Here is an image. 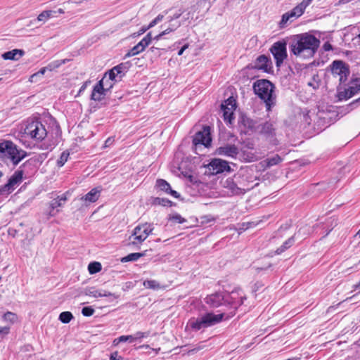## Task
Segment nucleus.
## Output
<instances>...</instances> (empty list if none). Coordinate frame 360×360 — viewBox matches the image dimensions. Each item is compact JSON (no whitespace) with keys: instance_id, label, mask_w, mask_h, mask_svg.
<instances>
[{"instance_id":"49530a36","label":"nucleus","mask_w":360,"mask_h":360,"mask_svg":"<svg viewBox=\"0 0 360 360\" xmlns=\"http://www.w3.org/2000/svg\"><path fill=\"white\" fill-rule=\"evenodd\" d=\"M149 335V332L145 333V332H136L134 335H133V337L134 338V341L141 340L143 338H146Z\"/></svg>"},{"instance_id":"412c9836","label":"nucleus","mask_w":360,"mask_h":360,"mask_svg":"<svg viewBox=\"0 0 360 360\" xmlns=\"http://www.w3.org/2000/svg\"><path fill=\"white\" fill-rule=\"evenodd\" d=\"M260 134L266 139H273L276 136V129L274 124L270 122H265L259 126Z\"/></svg>"},{"instance_id":"052dcab7","label":"nucleus","mask_w":360,"mask_h":360,"mask_svg":"<svg viewBox=\"0 0 360 360\" xmlns=\"http://www.w3.org/2000/svg\"><path fill=\"white\" fill-rule=\"evenodd\" d=\"M156 24H158L157 21L155 20V19L153 20L150 24L146 27V29H150L153 27H154Z\"/></svg>"},{"instance_id":"e433bc0d","label":"nucleus","mask_w":360,"mask_h":360,"mask_svg":"<svg viewBox=\"0 0 360 360\" xmlns=\"http://www.w3.org/2000/svg\"><path fill=\"white\" fill-rule=\"evenodd\" d=\"M143 285L148 289L157 290L160 288V283L155 280H146L143 282Z\"/></svg>"},{"instance_id":"6ab92c4d","label":"nucleus","mask_w":360,"mask_h":360,"mask_svg":"<svg viewBox=\"0 0 360 360\" xmlns=\"http://www.w3.org/2000/svg\"><path fill=\"white\" fill-rule=\"evenodd\" d=\"M224 188L228 189L232 195H240L245 193V190L238 187L236 183L231 177L221 181Z\"/></svg>"},{"instance_id":"f03ea898","label":"nucleus","mask_w":360,"mask_h":360,"mask_svg":"<svg viewBox=\"0 0 360 360\" xmlns=\"http://www.w3.org/2000/svg\"><path fill=\"white\" fill-rule=\"evenodd\" d=\"M252 87L255 94L264 102L266 110L270 111L276 101L274 84L268 79H262L255 82Z\"/></svg>"},{"instance_id":"c9c22d12","label":"nucleus","mask_w":360,"mask_h":360,"mask_svg":"<svg viewBox=\"0 0 360 360\" xmlns=\"http://www.w3.org/2000/svg\"><path fill=\"white\" fill-rule=\"evenodd\" d=\"M282 161V158L278 155H275L271 158H269L266 160L267 167H270L278 165Z\"/></svg>"},{"instance_id":"680f3d73","label":"nucleus","mask_w":360,"mask_h":360,"mask_svg":"<svg viewBox=\"0 0 360 360\" xmlns=\"http://www.w3.org/2000/svg\"><path fill=\"white\" fill-rule=\"evenodd\" d=\"M8 331H9V328H7V327H1L0 328V334L1 333H8Z\"/></svg>"},{"instance_id":"7c9ffc66","label":"nucleus","mask_w":360,"mask_h":360,"mask_svg":"<svg viewBox=\"0 0 360 360\" xmlns=\"http://www.w3.org/2000/svg\"><path fill=\"white\" fill-rule=\"evenodd\" d=\"M294 18L292 15H290V11L284 13L282 15L281 20H280L278 25L280 28H284L286 27L288 22L290 21L292 22Z\"/></svg>"},{"instance_id":"f704fd0d","label":"nucleus","mask_w":360,"mask_h":360,"mask_svg":"<svg viewBox=\"0 0 360 360\" xmlns=\"http://www.w3.org/2000/svg\"><path fill=\"white\" fill-rule=\"evenodd\" d=\"M89 272L91 274H94L101 270V264L98 262H91L88 266Z\"/></svg>"},{"instance_id":"9d476101","label":"nucleus","mask_w":360,"mask_h":360,"mask_svg":"<svg viewBox=\"0 0 360 360\" xmlns=\"http://www.w3.org/2000/svg\"><path fill=\"white\" fill-rule=\"evenodd\" d=\"M331 72L335 77H339L340 84H343L347 79L349 70L342 60H334L331 65Z\"/></svg>"},{"instance_id":"bb28decb","label":"nucleus","mask_w":360,"mask_h":360,"mask_svg":"<svg viewBox=\"0 0 360 360\" xmlns=\"http://www.w3.org/2000/svg\"><path fill=\"white\" fill-rule=\"evenodd\" d=\"M56 13V11H44L38 15L37 18L34 20V21L45 22L49 18H53Z\"/></svg>"},{"instance_id":"ddd939ff","label":"nucleus","mask_w":360,"mask_h":360,"mask_svg":"<svg viewBox=\"0 0 360 360\" xmlns=\"http://www.w3.org/2000/svg\"><path fill=\"white\" fill-rule=\"evenodd\" d=\"M360 91V79L356 78L353 79L347 89H346L344 91H341L339 93V98L340 100L342 99H348L356 94Z\"/></svg>"},{"instance_id":"338daca9","label":"nucleus","mask_w":360,"mask_h":360,"mask_svg":"<svg viewBox=\"0 0 360 360\" xmlns=\"http://www.w3.org/2000/svg\"><path fill=\"white\" fill-rule=\"evenodd\" d=\"M120 342H123L122 340H119V338H115L113 342H112V344L114 346H117L118 345Z\"/></svg>"},{"instance_id":"58836bf2","label":"nucleus","mask_w":360,"mask_h":360,"mask_svg":"<svg viewBox=\"0 0 360 360\" xmlns=\"http://www.w3.org/2000/svg\"><path fill=\"white\" fill-rule=\"evenodd\" d=\"M143 51L142 50V49L140 47V46L139 45V44H137L136 45H135L133 48H131L125 55V58H129V57H131V56H134L141 52H143Z\"/></svg>"},{"instance_id":"c85d7f7f","label":"nucleus","mask_w":360,"mask_h":360,"mask_svg":"<svg viewBox=\"0 0 360 360\" xmlns=\"http://www.w3.org/2000/svg\"><path fill=\"white\" fill-rule=\"evenodd\" d=\"M306 9V7L302 4H299L297 6H296L292 10L290 11V15H292L294 19L301 16Z\"/></svg>"},{"instance_id":"ea45409f","label":"nucleus","mask_w":360,"mask_h":360,"mask_svg":"<svg viewBox=\"0 0 360 360\" xmlns=\"http://www.w3.org/2000/svg\"><path fill=\"white\" fill-rule=\"evenodd\" d=\"M69 155L70 153L68 151H63L61 153L59 159L57 160L58 167H63L65 165V163L68 161Z\"/></svg>"},{"instance_id":"6e6d98bb","label":"nucleus","mask_w":360,"mask_h":360,"mask_svg":"<svg viewBox=\"0 0 360 360\" xmlns=\"http://www.w3.org/2000/svg\"><path fill=\"white\" fill-rule=\"evenodd\" d=\"M166 35L165 34H163V31L160 33L159 34L156 35L155 37H153V41H155V44L158 43V41L163 37Z\"/></svg>"},{"instance_id":"864d4df0","label":"nucleus","mask_w":360,"mask_h":360,"mask_svg":"<svg viewBox=\"0 0 360 360\" xmlns=\"http://www.w3.org/2000/svg\"><path fill=\"white\" fill-rule=\"evenodd\" d=\"M90 83V82H85L80 87L79 91H78V94H77V96L81 94L83 91H85V89H86L87 87V85L88 84Z\"/></svg>"},{"instance_id":"8fccbe9b","label":"nucleus","mask_w":360,"mask_h":360,"mask_svg":"<svg viewBox=\"0 0 360 360\" xmlns=\"http://www.w3.org/2000/svg\"><path fill=\"white\" fill-rule=\"evenodd\" d=\"M110 360H124V359L119 356L117 352H115L110 354Z\"/></svg>"},{"instance_id":"3c124183","label":"nucleus","mask_w":360,"mask_h":360,"mask_svg":"<svg viewBox=\"0 0 360 360\" xmlns=\"http://www.w3.org/2000/svg\"><path fill=\"white\" fill-rule=\"evenodd\" d=\"M225 106L231 107V105L232 104L233 105V110L236 108V102L235 100L232 98H228L226 101H225V103H224Z\"/></svg>"},{"instance_id":"4468645a","label":"nucleus","mask_w":360,"mask_h":360,"mask_svg":"<svg viewBox=\"0 0 360 360\" xmlns=\"http://www.w3.org/2000/svg\"><path fill=\"white\" fill-rule=\"evenodd\" d=\"M226 301H229L228 298H225V295L222 292H216L207 296L205 302L213 308L226 304Z\"/></svg>"},{"instance_id":"603ef678","label":"nucleus","mask_w":360,"mask_h":360,"mask_svg":"<svg viewBox=\"0 0 360 360\" xmlns=\"http://www.w3.org/2000/svg\"><path fill=\"white\" fill-rule=\"evenodd\" d=\"M323 49L325 51H329L330 50H333V46H332V45L328 41H327V42L323 44Z\"/></svg>"},{"instance_id":"4d7b16f0","label":"nucleus","mask_w":360,"mask_h":360,"mask_svg":"<svg viewBox=\"0 0 360 360\" xmlns=\"http://www.w3.org/2000/svg\"><path fill=\"white\" fill-rule=\"evenodd\" d=\"M150 50L151 51V52H153L155 53L156 51H160V50H165V48L163 47H161L160 45H158L157 46H152Z\"/></svg>"},{"instance_id":"5fc2aeb1","label":"nucleus","mask_w":360,"mask_h":360,"mask_svg":"<svg viewBox=\"0 0 360 360\" xmlns=\"http://www.w3.org/2000/svg\"><path fill=\"white\" fill-rule=\"evenodd\" d=\"M202 349V347L197 346V347H195L188 350V353L190 354H193L198 352V351H200Z\"/></svg>"},{"instance_id":"9b49d317","label":"nucleus","mask_w":360,"mask_h":360,"mask_svg":"<svg viewBox=\"0 0 360 360\" xmlns=\"http://www.w3.org/2000/svg\"><path fill=\"white\" fill-rule=\"evenodd\" d=\"M23 176V171L18 169L9 178L8 182L0 187V195H5L11 193L16 185L20 184Z\"/></svg>"},{"instance_id":"7ed1b4c3","label":"nucleus","mask_w":360,"mask_h":360,"mask_svg":"<svg viewBox=\"0 0 360 360\" xmlns=\"http://www.w3.org/2000/svg\"><path fill=\"white\" fill-rule=\"evenodd\" d=\"M224 316V313L219 314H214L212 312L205 313L196 318L193 317L190 319L187 323V327H189L195 332L204 330L220 323L223 320Z\"/></svg>"},{"instance_id":"1a4fd4ad","label":"nucleus","mask_w":360,"mask_h":360,"mask_svg":"<svg viewBox=\"0 0 360 360\" xmlns=\"http://www.w3.org/2000/svg\"><path fill=\"white\" fill-rule=\"evenodd\" d=\"M105 76L94 86L91 95V99L95 101H101L107 93L112 88L114 82H110L109 86L105 87Z\"/></svg>"},{"instance_id":"13d9d810","label":"nucleus","mask_w":360,"mask_h":360,"mask_svg":"<svg viewBox=\"0 0 360 360\" xmlns=\"http://www.w3.org/2000/svg\"><path fill=\"white\" fill-rule=\"evenodd\" d=\"M113 141H114V139L112 137L108 138L107 140L105 141V147L109 146L110 145H111Z\"/></svg>"},{"instance_id":"0e129e2a","label":"nucleus","mask_w":360,"mask_h":360,"mask_svg":"<svg viewBox=\"0 0 360 360\" xmlns=\"http://www.w3.org/2000/svg\"><path fill=\"white\" fill-rule=\"evenodd\" d=\"M313 0H303L301 3L307 8Z\"/></svg>"},{"instance_id":"e2e57ef3","label":"nucleus","mask_w":360,"mask_h":360,"mask_svg":"<svg viewBox=\"0 0 360 360\" xmlns=\"http://www.w3.org/2000/svg\"><path fill=\"white\" fill-rule=\"evenodd\" d=\"M164 16L165 15L163 14H159L155 19L157 21V22L158 23L159 22H160L163 20Z\"/></svg>"},{"instance_id":"f3484780","label":"nucleus","mask_w":360,"mask_h":360,"mask_svg":"<svg viewBox=\"0 0 360 360\" xmlns=\"http://www.w3.org/2000/svg\"><path fill=\"white\" fill-rule=\"evenodd\" d=\"M215 153L221 156L236 158L238 154V148L233 144H226L217 148Z\"/></svg>"},{"instance_id":"c03bdc74","label":"nucleus","mask_w":360,"mask_h":360,"mask_svg":"<svg viewBox=\"0 0 360 360\" xmlns=\"http://www.w3.org/2000/svg\"><path fill=\"white\" fill-rule=\"evenodd\" d=\"M180 22H176L175 23L171 24L167 28L163 31V34H167L172 32L175 31L178 27L181 26Z\"/></svg>"},{"instance_id":"de8ad7c7","label":"nucleus","mask_w":360,"mask_h":360,"mask_svg":"<svg viewBox=\"0 0 360 360\" xmlns=\"http://www.w3.org/2000/svg\"><path fill=\"white\" fill-rule=\"evenodd\" d=\"M119 340H122L123 342H129L130 343H132L134 342V338L133 337V335H121L119 337Z\"/></svg>"},{"instance_id":"a211bd4d","label":"nucleus","mask_w":360,"mask_h":360,"mask_svg":"<svg viewBox=\"0 0 360 360\" xmlns=\"http://www.w3.org/2000/svg\"><path fill=\"white\" fill-rule=\"evenodd\" d=\"M84 295L95 298L102 297H112L113 299H117L120 296L115 293H111L103 290H97L95 287H89L84 290Z\"/></svg>"},{"instance_id":"a19ab883","label":"nucleus","mask_w":360,"mask_h":360,"mask_svg":"<svg viewBox=\"0 0 360 360\" xmlns=\"http://www.w3.org/2000/svg\"><path fill=\"white\" fill-rule=\"evenodd\" d=\"M3 319L6 321H8L10 323H14L17 319V316L15 314L8 311L5 313L3 316Z\"/></svg>"},{"instance_id":"5701e85b","label":"nucleus","mask_w":360,"mask_h":360,"mask_svg":"<svg viewBox=\"0 0 360 360\" xmlns=\"http://www.w3.org/2000/svg\"><path fill=\"white\" fill-rule=\"evenodd\" d=\"M127 70V64L120 63L118 65L115 66L111 70H110L108 72V76H109V79L111 80L112 82L115 79V77L119 75H124V73Z\"/></svg>"},{"instance_id":"f257e3e1","label":"nucleus","mask_w":360,"mask_h":360,"mask_svg":"<svg viewBox=\"0 0 360 360\" xmlns=\"http://www.w3.org/2000/svg\"><path fill=\"white\" fill-rule=\"evenodd\" d=\"M320 45V41L316 37L308 33L294 35L289 44L290 52L303 58L314 56Z\"/></svg>"},{"instance_id":"473e14b6","label":"nucleus","mask_w":360,"mask_h":360,"mask_svg":"<svg viewBox=\"0 0 360 360\" xmlns=\"http://www.w3.org/2000/svg\"><path fill=\"white\" fill-rule=\"evenodd\" d=\"M145 253L143 252H134L131 253L122 258V262H131V261H136L141 257L144 256Z\"/></svg>"},{"instance_id":"79ce46f5","label":"nucleus","mask_w":360,"mask_h":360,"mask_svg":"<svg viewBox=\"0 0 360 360\" xmlns=\"http://www.w3.org/2000/svg\"><path fill=\"white\" fill-rule=\"evenodd\" d=\"M155 202L156 204H158V205H162L165 207H168V206L172 205V201L167 198H157L155 200Z\"/></svg>"},{"instance_id":"bf43d9fd","label":"nucleus","mask_w":360,"mask_h":360,"mask_svg":"<svg viewBox=\"0 0 360 360\" xmlns=\"http://www.w3.org/2000/svg\"><path fill=\"white\" fill-rule=\"evenodd\" d=\"M188 47V44H185L184 46H183L180 50L178 51V55L179 56H181L184 53V51Z\"/></svg>"},{"instance_id":"a878e982","label":"nucleus","mask_w":360,"mask_h":360,"mask_svg":"<svg viewBox=\"0 0 360 360\" xmlns=\"http://www.w3.org/2000/svg\"><path fill=\"white\" fill-rule=\"evenodd\" d=\"M67 200L65 194L58 196L50 202V209L55 210L57 207L63 206V203Z\"/></svg>"},{"instance_id":"aec40b11","label":"nucleus","mask_w":360,"mask_h":360,"mask_svg":"<svg viewBox=\"0 0 360 360\" xmlns=\"http://www.w3.org/2000/svg\"><path fill=\"white\" fill-rule=\"evenodd\" d=\"M101 190L98 188H94L86 195L81 197L80 200L84 202V205L86 206H88L91 203L95 202L98 200L101 195Z\"/></svg>"},{"instance_id":"09e8293b","label":"nucleus","mask_w":360,"mask_h":360,"mask_svg":"<svg viewBox=\"0 0 360 360\" xmlns=\"http://www.w3.org/2000/svg\"><path fill=\"white\" fill-rule=\"evenodd\" d=\"M183 13H184V11L179 10L178 13H176L172 16H169L168 17V21L169 22H172L174 20H176V19L179 18L180 16L183 14Z\"/></svg>"},{"instance_id":"cd10ccee","label":"nucleus","mask_w":360,"mask_h":360,"mask_svg":"<svg viewBox=\"0 0 360 360\" xmlns=\"http://www.w3.org/2000/svg\"><path fill=\"white\" fill-rule=\"evenodd\" d=\"M221 108L223 111L224 120H229V121H231L233 116V105L231 104V107H228L225 106V105L222 103L221 105Z\"/></svg>"},{"instance_id":"2eb2a0df","label":"nucleus","mask_w":360,"mask_h":360,"mask_svg":"<svg viewBox=\"0 0 360 360\" xmlns=\"http://www.w3.org/2000/svg\"><path fill=\"white\" fill-rule=\"evenodd\" d=\"M210 169L213 173L219 174L224 172H230L231 167L229 162L221 159H213L210 163Z\"/></svg>"},{"instance_id":"774afa93","label":"nucleus","mask_w":360,"mask_h":360,"mask_svg":"<svg viewBox=\"0 0 360 360\" xmlns=\"http://www.w3.org/2000/svg\"><path fill=\"white\" fill-rule=\"evenodd\" d=\"M148 30V29H146V27H142V28L139 30V32L138 34H139V35L142 34H143V33H144L146 30Z\"/></svg>"},{"instance_id":"0eeeda50","label":"nucleus","mask_w":360,"mask_h":360,"mask_svg":"<svg viewBox=\"0 0 360 360\" xmlns=\"http://www.w3.org/2000/svg\"><path fill=\"white\" fill-rule=\"evenodd\" d=\"M287 43L285 40L274 42L269 49L274 56L277 68H280L288 57Z\"/></svg>"},{"instance_id":"4c0bfd02","label":"nucleus","mask_w":360,"mask_h":360,"mask_svg":"<svg viewBox=\"0 0 360 360\" xmlns=\"http://www.w3.org/2000/svg\"><path fill=\"white\" fill-rule=\"evenodd\" d=\"M168 220L172 221L174 223L183 224L186 221V219L183 218L179 214L174 213L172 214H169L168 217Z\"/></svg>"},{"instance_id":"a18cd8bd","label":"nucleus","mask_w":360,"mask_h":360,"mask_svg":"<svg viewBox=\"0 0 360 360\" xmlns=\"http://www.w3.org/2000/svg\"><path fill=\"white\" fill-rule=\"evenodd\" d=\"M94 313V309L91 307H84L82 309V314L84 316H91Z\"/></svg>"},{"instance_id":"20e7f679","label":"nucleus","mask_w":360,"mask_h":360,"mask_svg":"<svg viewBox=\"0 0 360 360\" xmlns=\"http://www.w3.org/2000/svg\"><path fill=\"white\" fill-rule=\"evenodd\" d=\"M0 153H6L14 165H18L27 155V153L20 148L11 141L0 142Z\"/></svg>"},{"instance_id":"c756f323","label":"nucleus","mask_w":360,"mask_h":360,"mask_svg":"<svg viewBox=\"0 0 360 360\" xmlns=\"http://www.w3.org/2000/svg\"><path fill=\"white\" fill-rule=\"evenodd\" d=\"M153 41L151 32H148L138 44L143 51Z\"/></svg>"},{"instance_id":"2f4dec72","label":"nucleus","mask_w":360,"mask_h":360,"mask_svg":"<svg viewBox=\"0 0 360 360\" xmlns=\"http://www.w3.org/2000/svg\"><path fill=\"white\" fill-rule=\"evenodd\" d=\"M68 61H69V59H63V60H54V61L50 63L46 66V68H48L49 71H52V70H54L58 68L62 65L65 64Z\"/></svg>"},{"instance_id":"39448f33","label":"nucleus","mask_w":360,"mask_h":360,"mask_svg":"<svg viewBox=\"0 0 360 360\" xmlns=\"http://www.w3.org/2000/svg\"><path fill=\"white\" fill-rule=\"evenodd\" d=\"M153 229V224L144 223L137 225L129 237L130 244L135 246L140 245L152 233Z\"/></svg>"},{"instance_id":"72a5a7b5","label":"nucleus","mask_w":360,"mask_h":360,"mask_svg":"<svg viewBox=\"0 0 360 360\" xmlns=\"http://www.w3.org/2000/svg\"><path fill=\"white\" fill-rule=\"evenodd\" d=\"M73 319V315L70 311L61 312L58 319L63 323H68Z\"/></svg>"},{"instance_id":"6e6552de","label":"nucleus","mask_w":360,"mask_h":360,"mask_svg":"<svg viewBox=\"0 0 360 360\" xmlns=\"http://www.w3.org/2000/svg\"><path fill=\"white\" fill-rule=\"evenodd\" d=\"M211 142L210 127L208 126L203 127L202 129L198 131L193 138L195 150H197L198 146H204L207 148L211 145Z\"/></svg>"},{"instance_id":"393cba45","label":"nucleus","mask_w":360,"mask_h":360,"mask_svg":"<svg viewBox=\"0 0 360 360\" xmlns=\"http://www.w3.org/2000/svg\"><path fill=\"white\" fill-rule=\"evenodd\" d=\"M295 243V236H291L288 240H286L281 246L278 248L275 251L276 255H281L288 248H290Z\"/></svg>"},{"instance_id":"4be33fe9","label":"nucleus","mask_w":360,"mask_h":360,"mask_svg":"<svg viewBox=\"0 0 360 360\" xmlns=\"http://www.w3.org/2000/svg\"><path fill=\"white\" fill-rule=\"evenodd\" d=\"M155 186L160 191H162L167 194H170L171 195L176 198H178L179 197V194L176 191L172 190L170 186V184L164 179H158L156 181Z\"/></svg>"},{"instance_id":"37998d69","label":"nucleus","mask_w":360,"mask_h":360,"mask_svg":"<svg viewBox=\"0 0 360 360\" xmlns=\"http://www.w3.org/2000/svg\"><path fill=\"white\" fill-rule=\"evenodd\" d=\"M46 70H49V69L46 68V66L41 68L37 72H36V73H34V74H33V75H32L30 76V81L31 82H34V77H42L45 74Z\"/></svg>"},{"instance_id":"b1692460","label":"nucleus","mask_w":360,"mask_h":360,"mask_svg":"<svg viewBox=\"0 0 360 360\" xmlns=\"http://www.w3.org/2000/svg\"><path fill=\"white\" fill-rule=\"evenodd\" d=\"M25 54L23 50L13 49L10 51L5 52L2 54V58L4 60H18Z\"/></svg>"},{"instance_id":"dca6fc26","label":"nucleus","mask_w":360,"mask_h":360,"mask_svg":"<svg viewBox=\"0 0 360 360\" xmlns=\"http://www.w3.org/2000/svg\"><path fill=\"white\" fill-rule=\"evenodd\" d=\"M253 68L263 70L265 72H269L272 68L271 58L265 55L259 56L254 63Z\"/></svg>"},{"instance_id":"423d86ee","label":"nucleus","mask_w":360,"mask_h":360,"mask_svg":"<svg viewBox=\"0 0 360 360\" xmlns=\"http://www.w3.org/2000/svg\"><path fill=\"white\" fill-rule=\"evenodd\" d=\"M24 134L37 141H41L46 136L47 131L41 122L31 120L27 121L24 129Z\"/></svg>"},{"instance_id":"f8f14e48","label":"nucleus","mask_w":360,"mask_h":360,"mask_svg":"<svg viewBox=\"0 0 360 360\" xmlns=\"http://www.w3.org/2000/svg\"><path fill=\"white\" fill-rule=\"evenodd\" d=\"M225 298L229 299V301H226V304L235 305V308H236L237 306L243 304L244 300H246V297L243 295L242 290L240 288L232 290L230 293H227L225 295Z\"/></svg>"},{"instance_id":"69168bd1","label":"nucleus","mask_w":360,"mask_h":360,"mask_svg":"<svg viewBox=\"0 0 360 360\" xmlns=\"http://www.w3.org/2000/svg\"><path fill=\"white\" fill-rule=\"evenodd\" d=\"M107 75H108L107 73H105L104 75V76H105V87L109 86V84H110V82H111V80L109 79V77L107 79Z\"/></svg>"}]
</instances>
